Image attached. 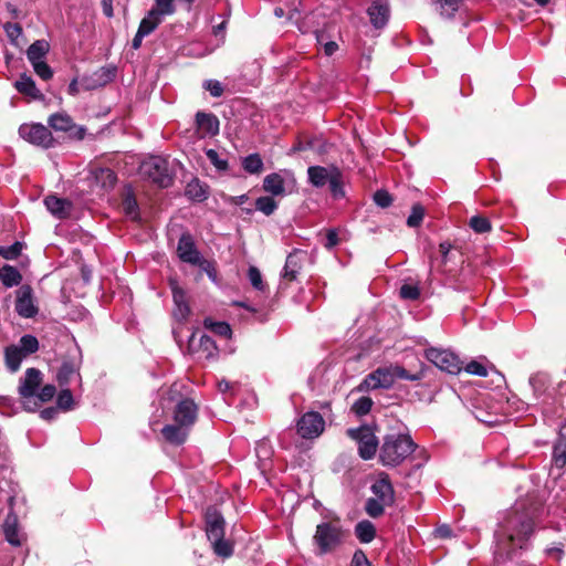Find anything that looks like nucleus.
I'll return each instance as SVG.
<instances>
[{
    "instance_id": "7",
    "label": "nucleus",
    "mask_w": 566,
    "mask_h": 566,
    "mask_svg": "<svg viewBox=\"0 0 566 566\" xmlns=\"http://www.w3.org/2000/svg\"><path fill=\"white\" fill-rule=\"evenodd\" d=\"M325 430V420L317 411L303 413L296 422L297 434L306 440H314L322 436Z\"/></svg>"
},
{
    "instance_id": "46",
    "label": "nucleus",
    "mask_w": 566,
    "mask_h": 566,
    "mask_svg": "<svg viewBox=\"0 0 566 566\" xmlns=\"http://www.w3.org/2000/svg\"><path fill=\"white\" fill-rule=\"evenodd\" d=\"M248 277L251 285L258 291H264L266 284L263 282L262 274L256 266L251 265L248 270Z\"/></svg>"
},
{
    "instance_id": "61",
    "label": "nucleus",
    "mask_w": 566,
    "mask_h": 566,
    "mask_svg": "<svg viewBox=\"0 0 566 566\" xmlns=\"http://www.w3.org/2000/svg\"><path fill=\"white\" fill-rule=\"evenodd\" d=\"M374 200L381 208H387L392 202L391 196L386 190H377L374 195Z\"/></svg>"
},
{
    "instance_id": "63",
    "label": "nucleus",
    "mask_w": 566,
    "mask_h": 566,
    "mask_svg": "<svg viewBox=\"0 0 566 566\" xmlns=\"http://www.w3.org/2000/svg\"><path fill=\"white\" fill-rule=\"evenodd\" d=\"M338 243H339V238H338L337 231L335 229L327 230L326 235H325L324 247L328 250H332Z\"/></svg>"
},
{
    "instance_id": "44",
    "label": "nucleus",
    "mask_w": 566,
    "mask_h": 566,
    "mask_svg": "<svg viewBox=\"0 0 566 566\" xmlns=\"http://www.w3.org/2000/svg\"><path fill=\"white\" fill-rule=\"evenodd\" d=\"M123 210L125 214L132 220H137L139 218V208L135 197L132 193H128L123 201Z\"/></svg>"
},
{
    "instance_id": "30",
    "label": "nucleus",
    "mask_w": 566,
    "mask_h": 566,
    "mask_svg": "<svg viewBox=\"0 0 566 566\" xmlns=\"http://www.w3.org/2000/svg\"><path fill=\"white\" fill-rule=\"evenodd\" d=\"M25 358L24 354L18 348L17 345H10L4 350V361L8 369L12 373L17 371L21 363Z\"/></svg>"
},
{
    "instance_id": "58",
    "label": "nucleus",
    "mask_w": 566,
    "mask_h": 566,
    "mask_svg": "<svg viewBox=\"0 0 566 566\" xmlns=\"http://www.w3.org/2000/svg\"><path fill=\"white\" fill-rule=\"evenodd\" d=\"M464 370L468 374L480 376V377L488 376L486 367L478 360H471L470 363H468L464 367Z\"/></svg>"
},
{
    "instance_id": "13",
    "label": "nucleus",
    "mask_w": 566,
    "mask_h": 566,
    "mask_svg": "<svg viewBox=\"0 0 566 566\" xmlns=\"http://www.w3.org/2000/svg\"><path fill=\"white\" fill-rule=\"evenodd\" d=\"M177 253L181 261L192 265L201 264L200 252L196 248L192 237L189 233H184L177 245Z\"/></svg>"
},
{
    "instance_id": "48",
    "label": "nucleus",
    "mask_w": 566,
    "mask_h": 566,
    "mask_svg": "<svg viewBox=\"0 0 566 566\" xmlns=\"http://www.w3.org/2000/svg\"><path fill=\"white\" fill-rule=\"evenodd\" d=\"M206 156L209 161L217 168L219 171H226L229 168L228 160L221 158L219 153L214 149H207Z\"/></svg>"
},
{
    "instance_id": "35",
    "label": "nucleus",
    "mask_w": 566,
    "mask_h": 566,
    "mask_svg": "<svg viewBox=\"0 0 566 566\" xmlns=\"http://www.w3.org/2000/svg\"><path fill=\"white\" fill-rule=\"evenodd\" d=\"M198 352L200 353V357L206 359H213L218 355V347L210 336L202 335L199 339Z\"/></svg>"
},
{
    "instance_id": "52",
    "label": "nucleus",
    "mask_w": 566,
    "mask_h": 566,
    "mask_svg": "<svg viewBox=\"0 0 566 566\" xmlns=\"http://www.w3.org/2000/svg\"><path fill=\"white\" fill-rule=\"evenodd\" d=\"M390 369H391V373L394 376V381L396 379H406V380H411V381H416V380L420 379L419 374H410L407 369H405L403 367H401L399 365L390 366Z\"/></svg>"
},
{
    "instance_id": "59",
    "label": "nucleus",
    "mask_w": 566,
    "mask_h": 566,
    "mask_svg": "<svg viewBox=\"0 0 566 566\" xmlns=\"http://www.w3.org/2000/svg\"><path fill=\"white\" fill-rule=\"evenodd\" d=\"M3 29L6 31L7 36L10 39V41L15 44L18 39L22 34V28L20 27V24L8 22L4 24Z\"/></svg>"
},
{
    "instance_id": "27",
    "label": "nucleus",
    "mask_w": 566,
    "mask_h": 566,
    "mask_svg": "<svg viewBox=\"0 0 566 566\" xmlns=\"http://www.w3.org/2000/svg\"><path fill=\"white\" fill-rule=\"evenodd\" d=\"M549 376L546 373L538 371L530 377V385L537 398L549 395Z\"/></svg>"
},
{
    "instance_id": "1",
    "label": "nucleus",
    "mask_w": 566,
    "mask_h": 566,
    "mask_svg": "<svg viewBox=\"0 0 566 566\" xmlns=\"http://www.w3.org/2000/svg\"><path fill=\"white\" fill-rule=\"evenodd\" d=\"M538 505L527 500L515 502L507 510L495 531V558L505 562L514 558L518 551L527 549L535 530Z\"/></svg>"
},
{
    "instance_id": "26",
    "label": "nucleus",
    "mask_w": 566,
    "mask_h": 566,
    "mask_svg": "<svg viewBox=\"0 0 566 566\" xmlns=\"http://www.w3.org/2000/svg\"><path fill=\"white\" fill-rule=\"evenodd\" d=\"M115 76V71L106 67H101L93 75L92 81L84 78L83 83L85 85V90H94L96 87H101L109 83Z\"/></svg>"
},
{
    "instance_id": "36",
    "label": "nucleus",
    "mask_w": 566,
    "mask_h": 566,
    "mask_svg": "<svg viewBox=\"0 0 566 566\" xmlns=\"http://www.w3.org/2000/svg\"><path fill=\"white\" fill-rule=\"evenodd\" d=\"M263 166V160L259 154H251L242 159V168L251 175L262 172Z\"/></svg>"
},
{
    "instance_id": "51",
    "label": "nucleus",
    "mask_w": 566,
    "mask_h": 566,
    "mask_svg": "<svg viewBox=\"0 0 566 566\" xmlns=\"http://www.w3.org/2000/svg\"><path fill=\"white\" fill-rule=\"evenodd\" d=\"M424 217V209L421 205H415L411 209V213L407 219V224L411 228L419 227Z\"/></svg>"
},
{
    "instance_id": "16",
    "label": "nucleus",
    "mask_w": 566,
    "mask_h": 566,
    "mask_svg": "<svg viewBox=\"0 0 566 566\" xmlns=\"http://www.w3.org/2000/svg\"><path fill=\"white\" fill-rule=\"evenodd\" d=\"M367 13L370 20V23L377 28H384L390 15V9L388 0H371V4L367 9Z\"/></svg>"
},
{
    "instance_id": "50",
    "label": "nucleus",
    "mask_w": 566,
    "mask_h": 566,
    "mask_svg": "<svg viewBox=\"0 0 566 566\" xmlns=\"http://www.w3.org/2000/svg\"><path fill=\"white\" fill-rule=\"evenodd\" d=\"M328 186L334 197L344 196L342 174L337 168H334V176L329 180Z\"/></svg>"
},
{
    "instance_id": "20",
    "label": "nucleus",
    "mask_w": 566,
    "mask_h": 566,
    "mask_svg": "<svg viewBox=\"0 0 566 566\" xmlns=\"http://www.w3.org/2000/svg\"><path fill=\"white\" fill-rule=\"evenodd\" d=\"M171 292L175 304V317L179 321L186 319L190 314V307L187 301L186 292L180 286H178L177 283L171 284Z\"/></svg>"
},
{
    "instance_id": "56",
    "label": "nucleus",
    "mask_w": 566,
    "mask_h": 566,
    "mask_svg": "<svg viewBox=\"0 0 566 566\" xmlns=\"http://www.w3.org/2000/svg\"><path fill=\"white\" fill-rule=\"evenodd\" d=\"M553 460L557 468H563L566 464V446L564 443L554 446Z\"/></svg>"
},
{
    "instance_id": "45",
    "label": "nucleus",
    "mask_w": 566,
    "mask_h": 566,
    "mask_svg": "<svg viewBox=\"0 0 566 566\" xmlns=\"http://www.w3.org/2000/svg\"><path fill=\"white\" fill-rule=\"evenodd\" d=\"M399 294H400V297L403 300L416 301L421 295L419 284L405 283L400 287Z\"/></svg>"
},
{
    "instance_id": "10",
    "label": "nucleus",
    "mask_w": 566,
    "mask_h": 566,
    "mask_svg": "<svg viewBox=\"0 0 566 566\" xmlns=\"http://www.w3.org/2000/svg\"><path fill=\"white\" fill-rule=\"evenodd\" d=\"M394 385V376L389 367H379L368 374L359 385V390H375L379 388L388 389Z\"/></svg>"
},
{
    "instance_id": "29",
    "label": "nucleus",
    "mask_w": 566,
    "mask_h": 566,
    "mask_svg": "<svg viewBox=\"0 0 566 566\" xmlns=\"http://www.w3.org/2000/svg\"><path fill=\"white\" fill-rule=\"evenodd\" d=\"M163 21L164 19H161L160 13L155 10H149L142 19L138 31L147 36L153 33Z\"/></svg>"
},
{
    "instance_id": "38",
    "label": "nucleus",
    "mask_w": 566,
    "mask_h": 566,
    "mask_svg": "<svg viewBox=\"0 0 566 566\" xmlns=\"http://www.w3.org/2000/svg\"><path fill=\"white\" fill-rule=\"evenodd\" d=\"M387 506H391V505L384 503L382 501H380L378 499L370 497L366 501L365 511L370 517L377 518L384 514L385 509Z\"/></svg>"
},
{
    "instance_id": "14",
    "label": "nucleus",
    "mask_w": 566,
    "mask_h": 566,
    "mask_svg": "<svg viewBox=\"0 0 566 566\" xmlns=\"http://www.w3.org/2000/svg\"><path fill=\"white\" fill-rule=\"evenodd\" d=\"M219 119L212 113L198 112L196 114L197 135L200 138L213 137L219 134Z\"/></svg>"
},
{
    "instance_id": "54",
    "label": "nucleus",
    "mask_w": 566,
    "mask_h": 566,
    "mask_svg": "<svg viewBox=\"0 0 566 566\" xmlns=\"http://www.w3.org/2000/svg\"><path fill=\"white\" fill-rule=\"evenodd\" d=\"M96 179L103 181V187H109V188L114 187L117 181V177H116L115 172L108 168L101 169L96 174Z\"/></svg>"
},
{
    "instance_id": "23",
    "label": "nucleus",
    "mask_w": 566,
    "mask_h": 566,
    "mask_svg": "<svg viewBox=\"0 0 566 566\" xmlns=\"http://www.w3.org/2000/svg\"><path fill=\"white\" fill-rule=\"evenodd\" d=\"M3 534L8 543L12 546L22 544V536L18 526V517L14 514H8L2 525Z\"/></svg>"
},
{
    "instance_id": "43",
    "label": "nucleus",
    "mask_w": 566,
    "mask_h": 566,
    "mask_svg": "<svg viewBox=\"0 0 566 566\" xmlns=\"http://www.w3.org/2000/svg\"><path fill=\"white\" fill-rule=\"evenodd\" d=\"M255 208L265 216H271L276 210L277 203L272 197L263 196L255 200Z\"/></svg>"
},
{
    "instance_id": "28",
    "label": "nucleus",
    "mask_w": 566,
    "mask_h": 566,
    "mask_svg": "<svg viewBox=\"0 0 566 566\" xmlns=\"http://www.w3.org/2000/svg\"><path fill=\"white\" fill-rule=\"evenodd\" d=\"M49 50L50 45L48 41L36 40L29 46L27 57L31 64L45 61Z\"/></svg>"
},
{
    "instance_id": "34",
    "label": "nucleus",
    "mask_w": 566,
    "mask_h": 566,
    "mask_svg": "<svg viewBox=\"0 0 566 566\" xmlns=\"http://www.w3.org/2000/svg\"><path fill=\"white\" fill-rule=\"evenodd\" d=\"M185 193L189 199L198 202L206 200L208 197L206 187L198 179L188 182Z\"/></svg>"
},
{
    "instance_id": "55",
    "label": "nucleus",
    "mask_w": 566,
    "mask_h": 566,
    "mask_svg": "<svg viewBox=\"0 0 566 566\" xmlns=\"http://www.w3.org/2000/svg\"><path fill=\"white\" fill-rule=\"evenodd\" d=\"M461 1L462 0H438L441 8V14L446 13L448 18H452L459 10Z\"/></svg>"
},
{
    "instance_id": "5",
    "label": "nucleus",
    "mask_w": 566,
    "mask_h": 566,
    "mask_svg": "<svg viewBox=\"0 0 566 566\" xmlns=\"http://www.w3.org/2000/svg\"><path fill=\"white\" fill-rule=\"evenodd\" d=\"M139 172L160 188L169 187L174 180L168 160L160 156H150L143 160Z\"/></svg>"
},
{
    "instance_id": "57",
    "label": "nucleus",
    "mask_w": 566,
    "mask_h": 566,
    "mask_svg": "<svg viewBox=\"0 0 566 566\" xmlns=\"http://www.w3.org/2000/svg\"><path fill=\"white\" fill-rule=\"evenodd\" d=\"M31 65L33 66V70L36 73V75L39 77H41L42 80L48 81V80L52 78L53 71L45 61L36 62Z\"/></svg>"
},
{
    "instance_id": "42",
    "label": "nucleus",
    "mask_w": 566,
    "mask_h": 566,
    "mask_svg": "<svg viewBox=\"0 0 566 566\" xmlns=\"http://www.w3.org/2000/svg\"><path fill=\"white\" fill-rule=\"evenodd\" d=\"M373 405H374L373 399L370 397L364 396V397H360L359 399H357L353 403L352 411L356 416L363 417L370 412Z\"/></svg>"
},
{
    "instance_id": "4",
    "label": "nucleus",
    "mask_w": 566,
    "mask_h": 566,
    "mask_svg": "<svg viewBox=\"0 0 566 566\" xmlns=\"http://www.w3.org/2000/svg\"><path fill=\"white\" fill-rule=\"evenodd\" d=\"M347 536V531L340 525L339 518L322 522L316 526L313 542L318 555H325L339 547Z\"/></svg>"
},
{
    "instance_id": "60",
    "label": "nucleus",
    "mask_w": 566,
    "mask_h": 566,
    "mask_svg": "<svg viewBox=\"0 0 566 566\" xmlns=\"http://www.w3.org/2000/svg\"><path fill=\"white\" fill-rule=\"evenodd\" d=\"M203 87L213 96L220 97L223 94V86L217 80H208L203 83Z\"/></svg>"
},
{
    "instance_id": "6",
    "label": "nucleus",
    "mask_w": 566,
    "mask_h": 566,
    "mask_svg": "<svg viewBox=\"0 0 566 566\" xmlns=\"http://www.w3.org/2000/svg\"><path fill=\"white\" fill-rule=\"evenodd\" d=\"M346 434L358 443V453L361 459L370 460L375 457L378 439L369 427L349 428Z\"/></svg>"
},
{
    "instance_id": "18",
    "label": "nucleus",
    "mask_w": 566,
    "mask_h": 566,
    "mask_svg": "<svg viewBox=\"0 0 566 566\" xmlns=\"http://www.w3.org/2000/svg\"><path fill=\"white\" fill-rule=\"evenodd\" d=\"M206 533L210 542L224 537V520L216 510H208L206 514Z\"/></svg>"
},
{
    "instance_id": "62",
    "label": "nucleus",
    "mask_w": 566,
    "mask_h": 566,
    "mask_svg": "<svg viewBox=\"0 0 566 566\" xmlns=\"http://www.w3.org/2000/svg\"><path fill=\"white\" fill-rule=\"evenodd\" d=\"M56 392L55 386L53 385H45L41 388L36 397L41 402H48L50 401Z\"/></svg>"
},
{
    "instance_id": "21",
    "label": "nucleus",
    "mask_w": 566,
    "mask_h": 566,
    "mask_svg": "<svg viewBox=\"0 0 566 566\" xmlns=\"http://www.w3.org/2000/svg\"><path fill=\"white\" fill-rule=\"evenodd\" d=\"M46 209L57 219H65L70 216L72 203L71 201L59 198L56 196H48L44 199Z\"/></svg>"
},
{
    "instance_id": "19",
    "label": "nucleus",
    "mask_w": 566,
    "mask_h": 566,
    "mask_svg": "<svg viewBox=\"0 0 566 566\" xmlns=\"http://www.w3.org/2000/svg\"><path fill=\"white\" fill-rule=\"evenodd\" d=\"M41 381V371L36 368H28L24 375V379L19 386L20 396L25 399L33 398Z\"/></svg>"
},
{
    "instance_id": "17",
    "label": "nucleus",
    "mask_w": 566,
    "mask_h": 566,
    "mask_svg": "<svg viewBox=\"0 0 566 566\" xmlns=\"http://www.w3.org/2000/svg\"><path fill=\"white\" fill-rule=\"evenodd\" d=\"M306 258V252L300 249H294L286 258L283 268L282 277L286 281H294L300 273Z\"/></svg>"
},
{
    "instance_id": "24",
    "label": "nucleus",
    "mask_w": 566,
    "mask_h": 566,
    "mask_svg": "<svg viewBox=\"0 0 566 566\" xmlns=\"http://www.w3.org/2000/svg\"><path fill=\"white\" fill-rule=\"evenodd\" d=\"M61 387L70 386L74 380L81 382L78 367L71 361H64L56 374Z\"/></svg>"
},
{
    "instance_id": "22",
    "label": "nucleus",
    "mask_w": 566,
    "mask_h": 566,
    "mask_svg": "<svg viewBox=\"0 0 566 566\" xmlns=\"http://www.w3.org/2000/svg\"><path fill=\"white\" fill-rule=\"evenodd\" d=\"M334 168H326L323 166H311L307 169V176L310 182L317 188L328 185L329 180L334 176Z\"/></svg>"
},
{
    "instance_id": "15",
    "label": "nucleus",
    "mask_w": 566,
    "mask_h": 566,
    "mask_svg": "<svg viewBox=\"0 0 566 566\" xmlns=\"http://www.w3.org/2000/svg\"><path fill=\"white\" fill-rule=\"evenodd\" d=\"M375 499L392 505L395 502V491L387 473H380L370 488Z\"/></svg>"
},
{
    "instance_id": "12",
    "label": "nucleus",
    "mask_w": 566,
    "mask_h": 566,
    "mask_svg": "<svg viewBox=\"0 0 566 566\" xmlns=\"http://www.w3.org/2000/svg\"><path fill=\"white\" fill-rule=\"evenodd\" d=\"M286 180L295 184L294 175L290 170H284L283 175L279 172H272L263 179V189L265 192L272 196H283L285 193Z\"/></svg>"
},
{
    "instance_id": "2",
    "label": "nucleus",
    "mask_w": 566,
    "mask_h": 566,
    "mask_svg": "<svg viewBox=\"0 0 566 566\" xmlns=\"http://www.w3.org/2000/svg\"><path fill=\"white\" fill-rule=\"evenodd\" d=\"M198 418V406L192 399H180L172 410V422L161 429V436L166 442L180 446L184 444L191 428Z\"/></svg>"
},
{
    "instance_id": "41",
    "label": "nucleus",
    "mask_w": 566,
    "mask_h": 566,
    "mask_svg": "<svg viewBox=\"0 0 566 566\" xmlns=\"http://www.w3.org/2000/svg\"><path fill=\"white\" fill-rule=\"evenodd\" d=\"M469 227L475 232V233H486L490 232L492 229L490 220L481 214L473 216L469 220Z\"/></svg>"
},
{
    "instance_id": "9",
    "label": "nucleus",
    "mask_w": 566,
    "mask_h": 566,
    "mask_svg": "<svg viewBox=\"0 0 566 566\" xmlns=\"http://www.w3.org/2000/svg\"><path fill=\"white\" fill-rule=\"evenodd\" d=\"M19 135L28 143L42 148H50L54 144V138L50 129L39 123L22 124L19 127Z\"/></svg>"
},
{
    "instance_id": "40",
    "label": "nucleus",
    "mask_w": 566,
    "mask_h": 566,
    "mask_svg": "<svg viewBox=\"0 0 566 566\" xmlns=\"http://www.w3.org/2000/svg\"><path fill=\"white\" fill-rule=\"evenodd\" d=\"M205 327L214 333L216 335L222 336L224 338L231 336V327L226 322H214L211 318L205 319Z\"/></svg>"
},
{
    "instance_id": "8",
    "label": "nucleus",
    "mask_w": 566,
    "mask_h": 566,
    "mask_svg": "<svg viewBox=\"0 0 566 566\" xmlns=\"http://www.w3.org/2000/svg\"><path fill=\"white\" fill-rule=\"evenodd\" d=\"M424 355L430 363L449 374L457 375L463 369L459 357L450 350L431 347Z\"/></svg>"
},
{
    "instance_id": "31",
    "label": "nucleus",
    "mask_w": 566,
    "mask_h": 566,
    "mask_svg": "<svg viewBox=\"0 0 566 566\" xmlns=\"http://www.w3.org/2000/svg\"><path fill=\"white\" fill-rule=\"evenodd\" d=\"M355 535L360 543L368 544L376 536V527L370 521L363 520L356 524Z\"/></svg>"
},
{
    "instance_id": "47",
    "label": "nucleus",
    "mask_w": 566,
    "mask_h": 566,
    "mask_svg": "<svg viewBox=\"0 0 566 566\" xmlns=\"http://www.w3.org/2000/svg\"><path fill=\"white\" fill-rule=\"evenodd\" d=\"M214 553L223 558L230 557L233 554V547L224 538L211 542Z\"/></svg>"
},
{
    "instance_id": "64",
    "label": "nucleus",
    "mask_w": 566,
    "mask_h": 566,
    "mask_svg": "<svg viewBox=\"0 0 566 566\" xmlns=\"http://www.w3.org/2000/svg\"><path fill=\"white\" fill-rule=\"evenodd\" d=\"M352 566H370V563L361 551H357L353 556Z\"/></svg>"
},
{
    "instance_id": "33",
    "label": "nucleus",
    "mask_w": 566,
    "mask_h": 566,
    "mask_svg": "<svg viewBox=\"0 0 566 566\" xmlns=\"http://www.w3.org/2000/svg\"><path fill=\"white\" fill-rule=\"evenodd\" d=\"M22 276L17 268L6 264L0 269V281L6 287L20 284Z\"/></svg>"
},
{
    "instance_id": "37",
    "label": "nucleus",
    "mask_w": 566,
    "mask_h": 566,
    "mask_svg": "<svg viewBox=\"0 0 566 566\" xmlns=\"http://www.w3.org/2000/svg\"><path fill=\"white\" fill-rule=\"evenodd\" d=\"M450 250H451V244L449 242L440 243L439 244V255L431 256V259H430L431 268L437 270L438 272H442L443 271L442 266L448 261V255H449Z\"/></svg>"
},
{
    "instance_id": "32",
    "label": "nucleus",
    "mask_w": 566,
    "mask_h": 566,
    "mask_svg": "<svg viewBox=\"0 0 566 566\" xmlns=\"http://www.w3.org/2000/svg\"><path fill=\"white\" fill-rule=\"evenodd\" d=\"M49 125L56 132H70L75 127L73 119L66 113H55L50 116Z\"/></svg>"
},
{
    "instance_id": "53",
    "label": "nucleus",
    "mask_w": 566,
    "mask_h": 566,
    "mask_svg": "<svg viewBox=\"0 0 566 566\" xmlns=\"http://www.w3.org/2000/svg\"><path fill=\"white\" fill-rule=\"evenodd\" d=\"M73 395L69 388L62 389L57 395L56 403L63 410H70L73 407Z\"/></svg>"
},
{
    "instance_id": "49",
    "label": "nucleus",
    "mask_w": 566,
    "mask_h": 566,
    "mask_svg": "<svg viewBox=\"0 0 566 566\" xmlns=\"http://www.w3.org/2000/svg\"><path fill=\"white\" fill-rule=\"evenodd\" d=\"M156 7L151 10L157 11L160 13L161 19H164L166 15H171L176 11V7L174 4V0H155Z\"/></svg>"
},
{
    "instance_id": "3",
    "label": "nucleus",
    "mask_w": 566,
    "mask_h": 566,
    "mask_svg": "<svg viewBox=\"0 0 566 566\" xmlns=\"http://www.w3.org/2000/svg\"><path fill=\"white\" fill-rule=\"evenodd\" d=\"M417 444L407 433L386 434L379 449V461L385 467H397L407 460Z\"/></svg>"
},
{
    "instance_id": "11",
    "label": "nucleus",
    "mask_w": 566,
    "mask_h": 566,
    "mask_svg": "<svg viewBox=\"0 0 566 566\" xmlns=\"http://www.w3.org/2000/svg\"><path fill=\"white\" fill-rule=\"evenodd\" d=\"M15 312L24 318H31L38 314L30 285H22L17 291Z\"/></svg>"
},
{
    "instance_id": "25",
    "label": "nucleus",
    "mask_w": 566,
    "mask_h": 566,
    "mask_svg": "<svg viewBox=\"0 0 566 566\" xmlns=\"http://www.w3.org/2000/svg\"><path fill=\"white\" fill-rule=\"evenodd\" d=\"M14 87L19 93L31 97L32 99H41L43 97L32 77L27 74H22L19 80L15 81Z\"/></svg>"
},
{
    "instance_id": "39",
    "label": "nucleus",
    "mask_w": 566,
    "mask_h": 566,
    "mask_svg": "<svg viewBox=\"0 0 566 566\" xmlns=\"http://www.w3.org/2000/svg\"><path fill=\"white\" fill-rule=\"evenodd\" d=\"M18 348L24 354V356H29L34 354L39 349V340L33 335H23L20 340Z\"/></svg>"
}]
</instances>
